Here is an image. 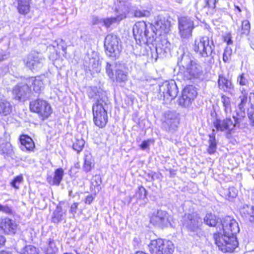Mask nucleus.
<instances>
[{
	"mask_svg": "<svg viewBox=\"0 0 254 254\" xmlns=\"http://www.w3.org/2000/svg\"><path fill=\"white\" fill-rule=\"evenodd\" d=\"M93 92H95V90H93Z\"/></svg>",
	"mask_w": 254,
	"mask_h": 254,
	"instance_id": "obj_62",
	"label": "nucleus"
},
{
	"mask_svg": "<svg viewBox=\"0 0 254 254\" xmlns=\"http://www.w3.org/2000/svg\"><path fill=\"white\" fill-rule=\"evenodd\" d=\"M7 57V55L5 54V52L3 51H0V61H1L5 59H6Z\"/></svg>",
	"mask_w": 254,
	"mask_h": 254,
	"instance_id": "obj_54",
	"label": "nucleus"
},
{
	"mask_svg": "<svg viewBox=\"0 0 254 254\" xmlns=\"http://www.w3.org/2000/svg\"><path fill=\"white\" fill-rule=\"evenodd\" d=\"M194 27V22L191 17L182 16L178 18L179 33L181 38L190 37Z\"/></svg>",
	"mask_w": 254,
	"mask_h": 254,
	"instance_id": "obj_12",
	"label": "nucleus"
},
{
	"mask_svg": "<svg viewBox=\"0 0 254 254\" xmlns=\"http://www.w3.org/2000/svg\"><path fill=\"white\" fill-rule=\"evenodd\" d=\"M64 254H71L64 253Z\"/></svg>",
	"mask_w": 254,
	"mask_h": 254,
	"instance_id": "obj_61",
	"label": "nucleus"
},
{
	"mask_svg": "<svg viewBox=\"0 0 254 254\" xmlns=\"http://www.w3.org/2000/svg\"><path fill=\"white\" fill-rule=\"evenodd\" d=\"M237 82L241 86H246L249 83L248 75L244 73L240 74L237 77Z\"/></svg>",
	"mask_w": 254,
	"mask_h": 254,
	"instance_id": "obj_41",
	"label": "nucleus"
},
{
	"mask_svg": "<svg viewBox=\"0 0 254 254\" xmlns=\"http://www.w3.org/2000/svg\"><path fill=\"white\" fill-rule=\"evenodd\" d=\"M63 216L64 213L62 211V207L57 206L53 214L52 222L55 223H58L63 220Z\"/></svg>",
	"mask_w": 254,
	"mask_h": 254,
	"instance_id": "obj_31",
	"label": "nucleus"
},
{
	"mask_svg": "<svg viewBox=\"0 0 254 254\" xmlns=\"http://www.w3.org/2000/svg\"><path fill=\"white\" fill-rule=\"evenodd\" d=\"M104 46L107 55L112 60L118 59L122 50L119 45V39L115 35L108 34L105 39Z\"/></svg>",
	"mask_w": 254,
	"mask_h": 254,
	"instance_id": "obj_8",
	"label": "nucleus"
},
{
	"mask_svg": "<svg viewBox=\"0 0 254 254\" xmlns=\"http://www.w3.org/2000/svg\"><path fill=\"white\" fill-rule=\"evenodd\" d=\"M179 120L176 112L168 111L164 113L162 125L168 131H175L178 128Z\"/></svg>",
	"mask_w": 254,
	"mask_h": 254,
	"instance_id": "obj_16",
	"label": "nucleus"
},
{
	"mask_svg": "<svg viewBox=\"0 0 254 254\" xmlns=\"http://www.w3.org/2000/svg\"><path fill=\"white\" fill-rule=\"evenodd\" d=\"M215 46L212 37L203 36L196 38L193 45L194 52L201 57L212 56Z\"/></svg>",
	"mask_w": 254,
	"mask_h": 254,
	"instance_id": "obj_5",
	"label": "nucleus"
},
{
	"mask_svg": "<svg viewBox=\"0 0 254 254\" xmlns=\"http://www.w3.org/2000/svg\"><path fill=\"white\" fill-rule=\"evenodd\" d=\"M248 116L250 120V125L254 127V107H252L248 112Z\"/></svg>",
	"mask_w": 254,
	"mask_h": 254,
	"instance_id": "obj_46",
	"label": "nucleus"
},
{
	"mask_svg": "<svg viewBox=\"0 0 254 254\" xmlns=\"http://www.w3.org/2000/svg\"><path fill=\"white\" fill-rule=\"evenodd\" d=\"M232 52V49L230 47L227 46L225 48L223 55V61L225 63H229L231 62Z\"/></svg>",
	"mask_w": 254,
	"mask_h": 254,
	"instance_id": "obj_38",
	"label": "nucleus"
},
{
	"mask_svg": "<svg viewBox=\"0 0 254 254\" xmlns=\"http://www.w3.org/2000/svg\"><path fill=\"white\" fill-rule=\"evenodd\" d=\"M84 143L85 141L81 137H75L73 141L72 148L78 153L83 149Z\"/></svg>",
	"mask_w": 254,
	"mask_h": 254,
	"instance_id": "obj_32",
	"label": "nucleus"
},
{
	"mask_svg": "<svg viewBox=\"0 0 254 254\" xmlns=\"http://www.w3.org/2000/svg\"><path fill=\"white\" fill-rule=\"evenodd\" d=\"M123 66L121 64H116V78L118 82H125L127 80V75L123 70Z\"/></svg>",
	"mask_w": 254,
	"mask_h": 254,
	"instance_id": "obj_25",
	"label": "nucleus"
},
{
	"mask_svg": "<svg viewBox=\"0 0 254 254\" xmlns=\"http://www.w3.org/2000/svg\"><path fill=\"white\" fill-rule=\"evenodd\" d=\"M223 234H214L216 245L224 253H231L238 247V242L236 235L240 231L238 223L233 218L227 216L222 221Z\"/></svg>",
	"mask_w": 254,
	"mask_h": 254,
	"instance_id": "obj_1",
	"label": "nucleus"
},
{
	"mask_svg": "<svg viewBox=\"0 0 254 254\" xmlns=\"http://www.w3.org/2000/svg\"><path fill=\"white\" fill-rule=\"evenodd\" d=\"M125 15L124 14H122L120 16H117L116 17H111V18H107L106 19H101L100 20L99 22H98V19L97 17L94 18L95 21L93 22L94 24H98V23L103 22L104 24V25H105L106 27H109L113 23L117 22V21H120L123 18L125 17Z\"/></svg>",
	"mask_w": 254,
	"mask_h": 254,
	"instance_id": "obj_24",
	"label": "nucleus"
},
{
	"mask_svg": "<svg viewBox=\"0 0 254 254\" xmlns=\"http://www.w3.org/2000/svg\"><path fill=\"white\" fill-rule=\"evenodd\" d=\"M21 143L20 148L23 151H32L35 147V144L32 139L26 135L20 136Z\"/></svg>",
	"mask_w": 254,
	"mask_h": 254,
	"instance_id": "obj_20",
	"label": "nucleus"
},
{
	"mask_svg": "<svg viewBox=\"0 0 254 254\" xmlns=\"http://www.w3.org/2000/svg\"><path fill=\"white\" fill-rule=\"evenodd\" d=\"M251 48L254 50V34H251L248 39Z\"/></svg>",
	"mask_w": 254,
	"mask_h": 254,
	"instance_id": "obj_50",
	"label": "nucleus"
},
{
	"mask_svg": "<svg viewBox=\"0 0 254 254\" xmlns=\"http://www.w3.org/2000/svg\"><path fill=\"white\" fill-rule=\"evenodd\" d=\"M151 31H149L146 23L144 21L138 22L133 27V34L135 39L140 42L152 43L155 39L156 34L151 25L149 26Z\"/></svg>",
	"mask_w": 254,
	"mask_h": 254,
	"instance_id": "obj_6",
	"label": "nucleus"
},
{
	"mask_svg": "<svg viewBox=\"0 0 254 254\" xmlns=\"http://www.w3.org/2000/svg\"><path fill=\"white\" fill-rule=\"evenodd\" d=\"M183 225L189 231L197 233L201 230L202 219L196 213L185 214Z\"/></svg>",
	"mask_w": 254,
	"mask_h": 254,
	"instance_id": "obj_11",
	"label": "nucleus"
},
{
	"mask_svg": "<svg viewBox=\"0 0 254 254\" xmlns=\"http://www.w3.org/2000/svg\"><path fill=\"white\" fill-rule=\"evenodd\" d=\"M103 92L97 91L95 93V96L90 92L89 94L90 98H94L96 102L92 106L93 121L96 126L100 128L105 127L108 122L107 113V99L106 96L103 95Z\"/></svg>",
	"mask_w": 254,
	"mask_h": 254,
	"instance_id": "obj_3",
	"label": "nucleus"
},
{
	"mask_svg": "<svg viewBox=\"0 0 254 254\" xmlns=\"http://www.w3.org/2000/svg\"><path fill=\"white\" fill-rule=\"evenodd\" d=\"M229 190L230 196H232V197H235L237 195L236 190L234 188H231Z\"/></svg>",
	"mask_w": 254,
	"mask_h": 254,
	"instance_id": "obj_53",
	"label": "nucleus"
},
{
	"mask_svg": "<svg viewBox=\"0 0 254 254\" xmlns=\"http://www.w3.org/2000/svg\"><path fill=\"white\" fill-rule=\"evenodd\" d=\"M178 64L183 72L185 80H192L199 78L202 74L200 64L188 55L183 54L179 59Z\"/></svg>",
	"mask_w": 254,
	"mask_h": 254,
	"instance_id": "obj_4",
	"label": "nucleus"
},
{
	"mask_svg": "<svg viewBox=\"0 0 254 254\" xmlns=\"http://www.w3.org/2000/svg\"><path fill=\"white\" fill-rule=\"evenodd\" d=\"M221 102L223 103L224 110L226 113L231 112V100L230 98L225 95L221 96Z\"/></svg>",
	"mask_w": 254,
	"mask_h": 254,
	"instance_id": "obj_36",
	"label": "nucleus"
},
{
	"mask_svg": "<svg viewBox=\"0 0 254 254\" xmlns=\"http://www.w3.org/2000/svg\"><path fill=\"white\" fill-rule=\"evenodd\" d=\"M138 194V196L140 198H144L146 195V191L144 188L141 186L138 188V191L136 195Z\"/></svg>",
	"mask_w": 254,
	"mask_h": 254,
	"instance_id": "obj_48",
	"label": "nucleus"
},
{
	"mask_svg": "<svg viewBox=\"0 0 254 254\" xmlns=\"http://www.w3.org/2000/svg\"><path fill=\"white\" fill-rule=\"evenodd\" d=\"M102 183V180L100 176L99 175H95L94 176L91 181V188H92L93 187L94 188L97 187L98 188L99 186H100L101 184Z\"/></svg>",
	"mask_w": 254,
	"mask_h": 254,
	"instance_id": "obj_44",
	"label": "nucleus"
},
{
	"mask_svg": "<svg viewBox=\"0 0 254 254\" xmlns=\"http://www.w3.org/2000/svg\"><path fill=\"white\" fill-rule=\"evenodd\" d=\"M252 212H250V216H252L253 217H254V207L253 206L252 207ZM252 222H254V221H252Z\"/></svg>",
	"mask_w": 254,
	"mask_h": 254,
	"instance_id": "obj_58",
	"label": "nucleus"
},
{
	"mask_svg": "<svg viewBox=\"0 0 254 254\" xmlns=\"http://www.w3.org/2000/svg\"><path fill=\"white\" fill-rule=\"evenodd\" d=\"M78 205V203L77 202H75V203H73L70 207V212L72 213H75L76 212V210H77Z\"/></svg>",
	"mask_w": 254,
	"mask_h": 254,
	"instance_id": "obj_51",
	"label": "nucleus"
},
{
	"mask_svg": "<svg viewBox=\"0 0 254 254\" xmlns=\"http://www.w3.org/2000/svg\"><path fill=\"white\" fill-rule=\"evenodd\" d=\"M170 43H169L166 40L164 39L161 41V43H158L156 47V51L157 54L159 52L161 53L162 51L164 53H167L170 52Z\"/></svg>",
	"mask_w": 254,
	"mask_h": 254,
	"instance_id": "obj_29",
	"label": "nucleus"
},
{
	"mask_svg": "<svg viewBox=\"0 0 254 254\" xmlns=\"http://www.w3.org/2000/svg\"><path fill=\"white\" fill-rule=\"evenodd\" d=\"M113 68L115 70L116 64H111L108 63H107L106 66V70L108 75L111 79L114 78Z\"/></svg>",
	"mask_w": 254,
	"mask_h": 254,
	"instance_id": "obj_42",
	"label": "nucleus"
},
{
	"mask_svg": "<svg viewBox=\"0 0 254 254\" xmlns=\"http://www.w3.org/2000/svg\"><path fill=\"white\" fill-rule=\"evenodd\" d=\"M148 247L151 254H173L174 251L171 241L161 239L151 241Z\"/></svg>",
	"mask_w": 254,
	"mask_h": 254,
	"instance_id": "obj_7",
	"label": "nucleus"
},
{
	"mask_svg": "<svg viewBox=\"0 0 254 254\" xmlns=\"http://www.w3.org/2000/svg\"><path fill=\"white\" fill-rule=\"evenodd\" d=\"M0 149L3 153H7L11 149V145L8 142L4 141L0 144Z\"/></svg>",
	"mask_w": 254,
	"mask_h": 254,
	"instance_id": "obj_43",
	"label": "nucleus"
},
{
	"mask_svg": "<svg viewBox=\"0 0 254 254\" xmlns=\"http://www.w3.org/2000/svg\"><path fill=\"white\" fill-rule=\"evenodd\" d=\"M0 211L9 214L11 213V210L7 205H3L0 204Z\"/></svg>",
	"mask_w": 254,
	"mask_h": 254,
	"instance_id": "obj_49",
	"label": "nucleus"
},
{
	"mask_svg": "<svg viewBox=\"0 0 254 254\" xmlns=\"http://www.w3.org/2000/svg\"><path fill=\"white\" fill-rule=\"evenodd\" d=\"M94 164L92 157L90 155H85L84 163L83 166V170L85 172L88 173L91 170Z\"/></svg>",
	"mask_w": 254,
	"mask_h": 254,
	"instance_id": "obj_33",
	"label": "nucleus"
},
{
	"mask_svg": "<svg viewBox=\"0 0 254 254\" xmlns=\"http://www.w3.org/2000/svg\"><path fill=\"white\" fill-rule=\"evenodd\" d=\"M240 91L241 94L239 97L240 103L236 110V115L233 116L234 122L230 118L223 120H216L214 122V126L217 130L227 131L230 134L237 125H239L246 117V105L248 101V92L244 88L240 89Z\"/></svg>",
	"mask_w": 254,
	"mask_h": 254,
	"instance_id": "obj_2",
	"label": "nucleus"
},
{
	"mask_svg": "<svg viewBox=\"0 0 254 254\" xmlns=\"http://www.w3.org/2000/svg\"><path fill=\"white\" fill-rule=\"evenodd\" d=\"M5 242V238L2 236H0V248L4 245Z\"/></svg>",
	"mask_w": 254,
	"mask_h": 254,
	"instance_id": "obj_57",
	"label": "nucleus"
},
{
	"mask_svg": "<svg viewBox=\"0 0 254 254\" xmlns=\"http://www.w3.org/2000/svg\"><path fill=\"white\" fill-rule=\"evenodd\" d=\"M133 15L135 17H148L150 16L151 13L150 11L147 10H141L140 9H136L133 11Z\"/></svg>",
	"mask_w": 254,
	"mask_h": 254,
	"instance_id": "obj_39",
	"label": "nucleus"
},
{
	"mask_svg": "<svg viewBox=\"0 0 254 254\" xmlns=\"http://www.w3.org/2000/svg\"><path fill=\"white\" fill-rule=\"evenodd\" d=\"M17 8L20 13L27 14L30 10L29 0H18Z\"/></svg>",
	"mask_w": 254,
	"mask_h": 254,
	"instance_id": "obj_27",
	"label": "nucleus"
},
{
	"mask_svg": "<svg viewBox=\"0 0 254 254\" xmlns=\"http://www.w3.org/2000/svg\"><path fill=\"white\" fill-rule=\"evenodd\" d=\"M27 83L29 84L33 91L38 94H40L44 88L43 81L39 77H31L28 79Z\"/></svg>",
	"mask_w": 254,
	"mask_h": 254,
	"instance_id": "obj_21",
	"label": "nucleus"
},
{
	"mask_svg": "<svg viewBox=\"0 0 254 254\" xmlns=\"http://www.w3.org/2000/svg\"><path fill=\"white\" fill-rule=\"evenodd\" d=\"M159 92L163 96L164 100L171 101L177 95L178 89L174 80L166 81L159 86Z\"/></svg>",
	"mask_w": 254,
	"mask_h": 254,
	"instance_id": "obj_10",
	"label": "nucleus"
},
{
	"mask_svg": "<svg viewBox=\"0 0 254 254\" xmlns=\"http://www.w3.org/2000/svg\"><path fill=\"white\" fill-rule=\"evenodd\" d=\"M17 229V225L15 220L6 217L0 218V230L5 234L13 235Z\"/></svg>",
	"mask_w": 254,
	"mask_h": 254,
	"instance_id": "obj_18",
	"label": "nucleus"
},
{
	"mask_svg": "<svg viewBox=\"0 0 254 254\" xmlns=\"http://www.w3.org/2000/svg\"><path fill=\"white\" fill-rule=\"evenodd\" d=\"M171 216L166 211L159 210L153 213L150 222L153 225L163 228L171 225Z\"/></svg>",
	"mask_w": 254,
	"mask_h": 254,
	"instance_id": "obj_14",
	"label": "nucleus"
},
{
	"mask_svg": "<svg viewBox=\"0 0 254 254\" xmlns=\"http://www.w3.org/2000/svg\"><path fill=\"white\" fill-rule=\"evenodd\" d=\"M45 61V58L39 53L35 51L28 54L24 60L26 66L31 70L40 69L43 67Z\"/></svg>",
	"mask_w": 254,
	"mask_h": 254,
	"instance_id": "obj_13",
	"label": "nucleus"
},
{
	"mask_svg": "<svg viewBox=\"0 0 254 254\" xmlns=\"http://www.w3.org/2000/svg\"><path fill=\"white\" fill-rule=\"evenodd\" d=\"M216 0H205V4L204 7L213 9L216 6Z\"/></svg>",
	"mask_w": 254,
	"mask_h": 254,
	"instance_id": "obj_47",
	"label": "nucleus"
},
{
	"mask_svg": "<svg viewBox=\"0 0 254 254\" xmlns=\"http://www.w3.org/2000/svg\"><path fill=\"white\" fill-rule=\"evenodd\" d=\"M21 254H39V253L36 247L32 245H28L24 247Z\"/></svg>",
	"mask_w": 254,
	"mask_h": 254,
	"instance_id": "obj_40",
	"label": "nucleus"
},
{
	"mask_svg": "<svg viewBox=\"0 0 254 254\" xmlns=\"http://www.w3.org/2000/svg\"><path fill=\"white\" fill-rule=\"evenodd\" d=\"M94 200V197L91 195H89L86 196L85 199V203L86 204H90L93 200Z\"/></svg>",
	"mask_w": 254,
	"mask_h": 254,
	"instance_id": "obj_52",
	"label": "nucleus"
},
{
	"mask_svg": "<svg viewBox=\"0 0 254 254\" xmlns=\"http://www.w3.org/2000/svg\"><path fill=\"white\" fill-rule=\"evenodd\" d=\"M253 206H249L248 205H244L242 208L240 209V213L241 215L246 219L249 220L250 221H254V217H251L250 212H252V209Z\"/></svg>",
	"mask_w": 254,
	"mask_h": 254,
	"instance_id": "obj_30",
	"label": "nucleus"
},
{
	"mask_svg": "<svg viewBox=\"0 0 254 254\" xmlns=\"http://www.w3.org/2000/svg\"><path fill=\"white\" fill-rule=\"evenodd\" d=\"M23 180V177L21 175L16 176L11 183V186L15 189H18L19 187L17 185L20 184Z\"/></svg>",
	"mask_w": 254,
	"mask_h": 254,
	"instance_id": "obj_45",
	"label": "nucleus"
},
{
	"mask_svg": "<svg viewBox=\"0 0 254 254\" xmlns=\"http://www.w3.org/2000/svg\"><path fill=\"white\" fill-rule=\"evenodd\" d=\"M218 84L219 88L225 92H228L233 88V85L231 81L223 75H219Z\"/></svg>",
	"mask_w": 254,
	"mask_h": 254,
	"instance_id": "obj_23",
	"label": "nucleus"
},
{
	"mask_svg": "<svg viewBox=\"0 0 254 254\" xmlns=\"http://www.w3.org/2000/svg\"><path fill=\"white\" fill-rule=\"evenodd\" d=\"M0 254H11V253L8 251H2L0 252Z\"/></svg>",
	"mask_w": 254,
	"mask_h": 254,
	"instance_id": "obj_59",
	"label": "nucleus"
},
{
	"mask_svg": "<svg viewBox=\"0 0 254 254\" xmlns=\"http://www.w3.org/2000/svg\"><path fill=\"white\" fill-rule=\"evenodd\" d=\"M64 170L62 168H59L55 170L54 177H48V182L50 185L59 186L63 180Z\"/></svg>",
	"mask_w": 254,
	"mask_h": 254,
	"instance_id": "obj_22",
	"label": "nucleus"
},
{
	"mask_svg": "<svg viewBox=\"0 0 254 254\" xmlns=\"http://www.w3.org/2000/svg\"><path fill=\"white\" fill-rule=\"evenodd\" d=\"M251 25L250 22L245 20L242 21L241 28L240 30L241 35H248L250 31Z\"/></svg>",
	"mask_w": 254,
	"mask_h": 254,
	"instance_id": "obj_37",
	"label": "nucleus"
},
{
	"mask_svg": "<svg viewBox=\"0 0 254 254\" xmlns=\"http://www.w3.org/2000/svg\"><path fill=\"white\" fill-rule=\"evenodd\" d=\"M197 94L196 90L192 85L186 87L182 91V96L179 99V104L183 107H189Z\"/></svg>",
	"mask_w": 254,
	"mask_h": 254,
	"instance_id": "obj_15",
	"label": "nucleus"
},
{
	"mask_svg": "<svg viewBox=\"0 0 254 254\" xmlns=\"http://www.w3.org/2000/svg\"><path fill=\"white\" fill-rule=\"evenodd\" d=\"M236 8L238 9V10H239V11H241V9L240 8V7H239L237 6V7H236Z\"/></svg>",
	"mask_w": 254,
	"mask_h": 254,
	"instance_id": "obj_60",
	"label": "nucleus"
},
{
	"mask_svg": "<svg viewBox=\"0 0 254 254\" xmlns=\"http://www.w3.org/2000/svg\"><path fill=\"white\" fill-rule=\"evenodd\" d=\"M11 106L9 102L3 99H0V114L6 116L11 112Z\"/></svg>",
	"mask_w": 254,
	"mask_h": 254,
	"instance_id": "obj_26",
	"label": "nucleus"
},
{
	"mask_svg": "<svg viewBox=\"0 0 254 254\" xmlns=\"http://www.w3.org/2000/svg\"><path fill=\"white\" fill-rule=\"evenodd\" d=\"M224 41L227 43L228 46L232 44L233 43V41L229 36L226 37L225 38Z\"/></svg>",
	"mask_w": 254,
	"mask_h": 254,
	"instance_id": "obj_56",
	"label": "nucleus"
},
{
	"mask_svg": "<svg viewBox=\"0 0 254 254\" xmlns=\"http://www.w3.org/2000/svg\"><path fill=\"white\" fill-rule=\"evenodd\" d=\"M171 22L165 17H158L155 23V28L161 33H167L170 30Z\"/></svg>",
	"mask_w": 254,
	"mask_h": 254,
	"instance_id": "obj_19",
	"label": "nucleus"
},
{
	"mask_svg": "<svg viewBox=\"0 0 254 254\" xmlns=\"http://www.w3.org/2000/svg\"><path fill=\"white\" fill-rule=\"evenodd\" d=\"M148 146V143L146 141H143L140 145V147L142 149H145Z\"/></svg>",
	"mask_w": 254,
	"mask_h": 254,
	"instance_id": "obj_55",
	"label": "nucleus"
},
{
	"mask_svg": "<svg viewBox=\"0 0 254 254\" xmlns=\"http://www.w3.org/2000/svg\"><path fill=\"white\" fill-rule=\"evenodd\" d=\"M212 131V133L209 135V147L207 149V151L210 154H213L215 152L217 146L215 139V133H214L215 130L214 129H213Z\"/></svg>",
	"mask_w": 254,
	"mask_h": 254,
	"instance_id": "obj_28",
	"label": "nucleus"
},
{
	"mask_svg": "<svg viewBox=\"0 0 254 254\" xmlns=\"http://www.w3.org/2000/svg\"><path fill=\"white\" fill-rule=\"evenodd\" d=\"M30 109L32 112L37 113L42 120L47 119L52 113L50 105L42 99H37L31 102Z\"/></svg>",
	"mask_w": 254,
	"mask_h": 254,
	"instance_id": "obj_9",
	"label": "nucleus"
},
{
	"mask_svg": "<svg viewBox=\"0 0 254 254\" xmlns=\"http://www.w3.org/2000/svg\"><path fill=\"white\" fill-rule=\"evenodd\" d=\"M12 93L15 99L25 101L30 97L31 90L27 83H19L14 87Z\"/></svg>",
	"mask_w": 254,
	"mask_h": 254,
	"instance_id": "obj_17",
	"label": "nucleus"
},
{
	"mask_svg": "<svg viewBox=\"0 0 254 254\" xmlns=\"http://www.w3.org/2000/svg\"><path fill=\"white\" fill-rule=\"evenodd\" d=\"M48 246L45 250V254H55L58 250L56 247L53 239H49L48 240Z\"/></svg>",
	"mask_w": 254,
	"mask_h": 254,
	"instance_id": "obj_35",
	"label": "nucleus"
},
{
	"mask_svg": "<svg viewBox=\"0 0 254 254\" xmlns=\"http://www.w3.org/2000/svg\"><path fill=\"white\" fill-rule=\"evenodd\" d=\"M204 222L210 227H215L217 223L216 216L211 213H207L204 218Z\"/></svg>",
	"mask_w": 254,
	"mask_h": 254,
	"instance_id": "obj_34",
	"label": "nucleus"
}]
</instances>
